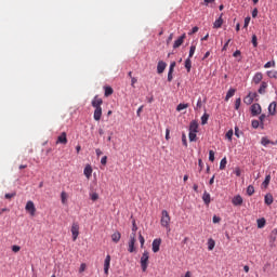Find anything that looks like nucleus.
Here are the masks:
<instances>
[{
  "label": "nucleus",
  "mask_w": 277,
  "mask_h": 277,
  "mask_svg": "<svg viewBox=\"0 0 277 277\" xmlns=\"http://www.w3.org/2000/svg\"><path fill=\"white\" fill-rule=\"evenodd\" d=\"M91 105L95 109L93 118L96 122H98L103 116V107H101V105H103V98L98 97V95H95L91 102Z\"/></svg>",
  "instance_id": "nucleus-1"
},
{
  "label": "nucleus",
  "mask_w": 277,
  "mask_h": 277,
  "mask_svg": "<svg viewBox=\"0 0 277 277\" xmlns=\"http://www.w3.org/2000/svg\"><path fill=\"white\" fill-rule=\"evenodd\" d=\"M170 213L167 212V210L161 211V219L160 224L162 228H167V230H170V222H171Z\"/></svg>",
  "instance_id": "nucleus-2"
},
{
  "label": "nucleus",
  "mask_w": 277,
  "mask_h": 277,
  "mask_svg": "<svg viewBox=\"0 0 277 277\" xmlns=\"http://www.w3.org/2000/svg\"><path fill=\"white\" fill-rule=\"evenodd\" d=\"M148 259H149L148 251H144L141 258L142 272H146L148 269Z\"/></svg>",
  "instance_id": "nucleus-3"
},
{
  "label": "nucleus",
  "mask_w": 277,
  "mask_h": 277,
  "mask_svg": "<svg viewBox=\"0 0 277 277\" xmlns=\"http://www.w3.org/2000/svg\"><path fill=\"white\" fill-rule=\"evenodd\" d=\"M135 237H136L135 233H132L130 235V241H129V248H128V251L130 253L135 252V241H136Z\"/></svg>",
  "instance_id": "nucleus-4"
},
{
  "label": "nucleus",
  "mask_w": 277,
  "mask_h": 277,
  "mask_svg": "<svg viewBox=\"0 0 277 277\" xmlns=\"http://www.w3.org/2000/svg\"><path fill=\"white\" fill-rule=\"evenodd\" d=\"M71 235H72V241H77V238L79 237V223L77 222L72 223Z\"/></svg>",
  "instance_id": "nucleus-5"
},
{
  "label": "nucleus",
  "mask_w": 277,
  "mask_h": 277,
  "mask_svg": "<svg viewBox=\"0 0 277 277\" xmlns=\"http://www.w3.org/2000/svg\"><path fill=\"white\" fill-rule=\"evenodd\" d=\"M111 265V255H106L104 261V274L109 276V267Z\"/></svg>",
  "instance_id": "nucleus-6"
},
{
  "label": "nucleus",
  "mask_w": 277,
  "mask_h": 277,
  "mask_svg": "<svg viewBox=\"0 0 277 277\" xmlns=\"http://www.w3.org/2000/svg\"><path fill=\"white\" fill-rule=\"evenodd\" d=\"M25 210L30 213L31 216L36 215V205H34V201H27Z\"/></svg>",
  "instance_id": "nucleus-7"
},
{
  "label": "nucleus",
  "mask_w": 277,
  "mask_h": 277,
  "mask_svg": "<svg viewBox=\"0 0 277 277\" xmlns=\"http://www.w3.org/2000/svg\"><path fill=\"white\" fill-rule=\"evenodd\" d=\"M160 248H161V238L154 239L151 243L153 252L155 253L159 252Z\"/></svg>",
  "instance_id": "nucleus-8"
},
{
  "label": "nucleus",
  "mask_w": 277,
  "mask_h": 277,
  "mask_svg": "<svg viewBox=\"0 0 277 277\" xmlns=\"http://www.w3.org/2000/svg\"><path fill=\"white\" fill-rule=\"evenodd\" d=\"M262 81H263V72L261 71L255 72L252 78V83H254L255 85H259V83H262Z\"/></svg>",
  "instance_id": "nucleus-9"
},
{
  "label": "nucleus",
  "mask_w": 277,
  "mask_h": 277,
  "mask_svg": "<svg viewBox=\"0 0 277 277\" xmlns=\"http://www.w3.org/2000/svg\"><path fill=\"white\" fill-rule=\"evenodd\" d=\"M262 109H261V104H252L251 105V114L252 116H259L261 114Z\"/></svg>",
  "instance_id": "nucleus-10"
},
{
  "label": "nucleus",
  "mask_w": 277,
  "mask_h": 277,
  "mask_svg": "<svg viewBox=\"0 0 277 277\" xmlns=\"http://www.w3.org/2000/svg\"><path fill=\"white\" fill-rule=\"evenodd\" d=\"M234 207H241L243 205V198L241 195H237L232 200Z\"/></svg>",
  "instance_id": "nucleus-11"
},
{
  "label": "nucleus",
  "mask_w": 277,
  "mask_h": 277,
  "mask_svg": "<svg viewBox=\"0 0 277 277\" xmlns=\"http://www.w3.org/2000/svg\"><path fill=\"white\" fill-rule=\"evenodd\" d=\"M56 144H68V137L66 136V132H62V134L56 140Z\"/></svg>",
  "instance_id": "nucleus-12"
},
{
  "label": "nucleus",
  "mask_w": 277,
  "mask_h": 277,
  "mask_svg": "<svg viewBox=\"0 0 277 277\" xmlns=\"http://www.w3.org/2000/svg\"><path fill=\"white\" fill-rule=\"evenodd\" d=\"M186 35L183 34L179 39H176L173 43V49H179L185 42Z\"/></svg>",
  "instance_id": "nucleus-13"
},
{
  "label": "nucleus",
  "mask_w": 277,
  "mask_h": 277,
  "mask_svg": "<svg viewBox=\"0 0 277 277\" xmlns=\"http://www.w3.org/2000/svg\"><path fill=\"white\" fill-rule=\"evenodd\" d=\"M92 172H93L92 166L87 164L85 168H84V170H83V174H84V176H85L88 180L92 179Z\"/></svg>",
  "instance_id": "nucleus-14"
},
{
  "label": "nucleus",
  "mask_w": 277,
  "mask_h": 277,
  "mask_svg": "<svg viewBox=\"0 0 277 277\" xmlns=\"http://www.w3.org/2000/svg\"><path fill=\"white\" fill-rule=\"evenodd\" d=\"M167 66H168V64H166V62H163V61L158 62V65H157L158 75L163 74V70H166Z\"/></svg>",
  "instance_id": "nucleus-15"
},
{
  "label": "nucleus",
  "mask_w": 277,
  "mask_h": 277,
  "mask_svg": "<svg viewBox=\"0 0 277 277\" xmlns=\"http://www.w3.org/2000/svg\"><path fill=\"white\" fill-rule=\"evenodd\" d=\"M268 84L266 81H262L258 90L259 94H265L267 92Z\"/></svg>",
  "instance_id": "nucleus-16"
},
{
  "label": "nucleus",
  "mask_w": 277,
  "mask_h": 277,
  "mask_svg": "<svg viewBox=\"0 0 277 277\" xmlns=\"http://www.w3.org/2000/svg\"><path fill=\"white\" fill-rule=\"evenodd\" d=\"M269 116H276V102H272L268 106Z\"/></svg>",
  "instance_id": "nucleus-17"
},
{
  "label": "nucleus",
  "mask_w": 277,
  "mask_h": 277,
  "mask_svg": "<svg viewBox=\"0 0 277 277\" xmlns=\"http://www.w3.org/2000/svg\"><path fill=\"white\" fill-rule=\"evenodd\" d=\"M223 14L214 22L213 27L214 29H220L222 25H224V19H222Z\"/></svg>",
  "instance_id": "nucleus-18"
},
{
  "label": "nucleus",
  "mask_w": 277,
  "mask_h": 277,
  "mask_svg": "<svg viewBox=\"0 0 277 277\" xmlns=\"http://www.w3.org/2000/svg\"><path fill=\"white\" fill-rule=\"evenodd\" d=\"M189 131L193 133H198V121L194 120L190 122Z\"/></svg>",
  "instance_id": "nucleus-19"
},
{
  "label": "nucleus",
  "mask_w": 277,
  "mask_h": 277,
  "mask_svg": "<svg viewBox=\"0 0 277 277\" xmlns=\"http://www.w3.org/2000/svg\"><path fill=\"white\" fill-rule=\"evenodd\" d=\"M122 235L120 234V232H115L111 235V241H114V243H118V241H120Z\"/></svg>",
  "instance_id": "nucleus-20"
},
{
  "label": "nucleus",
  "mask_w": 277,
  "mask_h": 277,
  "mask_svg": "<svg viewBox=\"0 0 277 277\" xmlns=\"http://www.w3.org/2000/svg\"><path fill=\"white\" fill-rule=\"evenodd\" d=\"M264 202L265 205H272L274 202V196H272V194H267L265 197H264Z\"/></svg>",
  "instance_id": "nucleus-21"
},
{
  "label": "nucleus",
  "mask_w": 277,
  "mask_h": 277,
  "mask_svg": "<svg viewBox=\"0 0 277 277\" xmlns=\"http://www.w3.org/2000/svg\"><path fill=\"white\" fill-rule=\"evenodd\" d=\"M61 201H62V205H67V202H68V194L66 192H62L61 193Z\"/></svg>",
  "instance_id": "nucleus-22"
},
{
  "label": "nucleus",
  "mask_w": 277,
  "mask_h": 277,
  "mask_svg": "<svg viewBox=\"0 0 277 277\" xmlns=\"http://www.w3.org/2000/svg\"><path fill=\"white\" fill-rule=\"evenodd\" d=\"M202 200L206 205L211 203V195L209 193H203Z\"/></svg>",
  "instance_id": "nucleus-23"
},
{
  "label": "nucleus",
  "mask_w": 277,
  "mask_h": 277,
  "mask_svg": "<svg viewBox=\"0 0 277 277\" xmlns=\"http://www.w3.org/2000/svg\"><path fill=\"white\" fill-rule=\"evenodd\" d=\"M261 144H262V146H267L268 144H273L274 145L276 143L269 141V138H267V136H263L262 140H261Z\"/></svg>",
  "instance_id": "nucleus-24"
},
{
  "label": "nucleus",
  "mask_w": 277,
  "mask_h": 277,
  "mask_svg": "<svg viewBox=\"0 0 277 277\" xmlns=\"http://www.w3.org/2000/svg\"><path fill=\"white\" fill-rule=\"evenodd\" d=\"M105 93L104 96H111L114 94V89L111 87H104Z\"/></svg>",
  "instance_id": "nucleus-25"
},
{
  "label": "nucleus",
  "mask_w": 277,
  "mask_h": 277,
  "mask_svg": "<svg viewBox=\"0 0 277 277\" xmlns=\"http://www.w3.org/2000/svg\"><path fill=\"white\" fill-rule=\"evenodd\" d=\"M235 92H236L235 89H229L226 96H225V101H228V100L233 98V96H235Z\"/></svg>",
  "instance_id": "nucleus-26"
},
{
  "label": "nucleus",
  "mask_w": 277,
  "mask_h": 277,
  "mask_svg": "<svg viewBox=\"0 0 277 277\" xmlns=\"http://www.w3.org/2000/svg\"><path fill=\"white\" fill-rule=\"evenodd\" d=\"M267 77H269V79H277V71L276 70H268L266 72Z\"/></svg>",
  "instance_id": "nucleus-27"
},
{
  "label": "nucleus",
  "mask_w": 277,
  "mask_h": 277,
  "mask_svg": "<svg viewBox=\"0 0 277 277\" xmlns=\"http://www.w3.org/2000/svg\"><path fill=\"white\" fill-rule=\"evenodd\" d=\"M185 68L187 72H192V58L185 61Z\"/></svg>",
  "instance_id": "nucleus-28"
},
{
  "label": "nucleus",
  "mask_w": 277,
  "mask_h": 277,
  "mask_svg": "<svg viewBox=\"0 0 277 277\" xmlns=\"http://www.w3.org/2000/svg\"><path fill=\"white\" fill-rule=\"evenodd\" d=\"M269 181H272V175H266L264 182L262 183L263 187L267 188L269 185Z\"/></svg>",
  "instance_id": "nucleus-29"
},
{
  "label": "nucleus",
  "mask_w": 277,
  "mask_h": 277,
  "mask_svg": "<svg viewBox=\"0 0 277 277\" xmlns=\"http://www.w3.org/2000/svg\"><path fill=\"white\" fill-rule=\"evenodd\" d=\"M213 248H215V240H213L212 238H210L208 240V250H213Z\"/></svg>",
  "instance_id": "nucleus-30"
},
{
  "label": "nucleus",
  "mask_w": 277,
  "mask_h": 277,
  "mask_svg": "<svg viewBox=\"0 0 277 277\" xmlns=\"http://www.w3.org/2000/svg\"><path fill=\"white\" fill-rule=\"evenodd\" d=\"M226 163H228V161L226 160V157H224L220 162V170H226Z\"/></svg>",
  "instance_id": "nucleus-31"
},
{
  "label": "nucleus",
  "mask_w": 277,
  "mask_h": 277,
  "mask_svg": "<svg viewBox=\"0 0 277 277\" xmlns=\"http://www.w3.org/2000/svg\"><path fill=\"white\" fill-rule=\"evenodd\" d=\"M243 103H246V105H252V103H254V100L252 97H250V95H247L243 98Z\"/></svg>",
  "instance_id": "nucleus-32"
},
{
  "label": "nucleus",
  "mask_w": 277,
  "mask_h": 277,
  "mask_svg": "<svg viewBox=\"0 0 277 277\" xmlns=\"http://www.w3.org/2000/svg\"><path fill=\"white\" fill-rule=\"evenodd\" d=\"M209 122V114L205 113L201 117V124H207Z\"/></svg>",
  "instance_id": "nucleus-33"
},
{
  "label": "nucleus",
  "mask_w": 277,
  "mask_h": 277,
  "mask_svg": "<svg viewBox=\"0 0 277 277\" xmlns=\"http://www.w3.org/2000/svg\"><path fill=\"white\" fill-rule=\"evenodd\" d=\"M187 107H189V104H179L176 111H183V109H187Z\"/></svg>",
  "instance_id": "nucleus-34"
},
{
  "label": "nucleus",
  "mask_w": 277,
  "mask_h": 277,
  "mask_svg": "<svg viewBox=\"0 0 277 277\" xmlns=\"http://www.w3.org/2000/svg\"><path fill=\"white\" fill-rule=\"evenodd\" d=\"M194 53H196V45H190L188 58L192 60L194 57Z\"/></svg>",
  "instance_id": "nucleus-35"
},
{
  "label": "nucleus",
  "mask_w": 277,
  "mask_h": 277,
  "mask_svg": "<svg viewBox=\"0 0 277 277\" xmlns=\"http://www.w3.org/2000/svg\"><path fill=\"white\" fill-rule=\"evenodd\" d=\"M276 67V62L269 61L264 65V68H275Z\"/></svg>",
  "instance_id": "nucleus-36"
},
{
  "label": "nucleus",
  "mask_w": 277,
  "mask_h": 277,
  "mask_svg": "<svg viewBox=\"0 0 277 277\" xmlns=\"http://www.w3.org/2000/svg\"><path fill=\"white\" fill-rule=\"evenodd\" d=\"M233 135H234V132H233V129H230V130H228V131L226 132L225 137H226L227 140H229V142H232V141H233Z\"/></svg>",
  "instance_id": "nucleus-37"
},
{
  "label": "nucleus",
  "mask_w": 277,
  "mask_h": 277,
  "mask_svg": "<svg viewBox=\"0 0 277 277\" xmlns=\"http://www.w3.org/2000/svg\"><path fill=\"white\" fill-rule=\"evenodd\" d=\"M258 228H265V219L258 220Z\"/></svg>",
  "instance_id": "nucleus-38"
},
{
  "label": "nucleus",
  "mask_w": 277,
  "mask_h": 277,
  "mask_svg": "<svg viewBox=\"0 0 277 277\" xmlns=\"http://www.w3.org/2000/svg\"><path fill=\"white\" fill-rule=\"evenodd\" d=\"M196 133L198 132L189 131V134H188L189 142H196Z\"/></svg>",
  "instance_id": "nucleus-39"
},
{
  "label": "nucleus",
  "mask_w": 277,
  "mask_h": 277,
  "mask_svg": "<svg viewBox=\"0 0 277 277\" xmlns=\"http://www.w3.org/2000/svg\"><path fill=\"white\" fill-rule=\"evenodd\" d=\"M247 194H248V196H252L254 194V186L249 185L247 187Z\"/></svg>",
  "instance_id": "nucleus-40"
},
{
  "label": "nucleus",
  "mask_w": 277,
  "mask_h": 277,
  "mask_svg": "<svg viewBox=\"0 0 277 277\" xmlns=\"http://www.w3.org/2000/svg\"><path fill=\"white\" fill-rule=\"evenodd\" d=\"M138 240L141 243V248H144V243H146V240L144 239V236H142V233H138Z\"/></svg>",
  "instance_id": "nucleus-41"
},
{
  "label": "nucleus",
  "mask_w": 277,
  "mask_h": 277,
  "mask_svg": "<svg viewBox=\"0 0 277 277\" xmlns=\"http://www.w3.org/2000/svg\"><path fill=\"white\" fill-rule=\"evenodd\" d=\"M265 118H267L265 114L260 116L261 129H265V126L263 123L265 121Z\"/></svg>",
  "instance_id": "nucleus-42"
},
{
  "label": "nucleus",
  "mask_w": 277,
  "mask_h": 277,
  "mask_svg": "<svg viewBox=\"0 0 277 277\" xmlns=\"http://www.w3.org/2000/svg\"><path fill=\"white\" fill-rule=\"evenodd\" d=\"M90 198L93 202H96V200L98 199V193H91Z\"/></svg>",
  "instance_id": "nucleus-43"
},
{
  "label": "nucleus",
  "mask_w": 277,
  "mask_h": 277,
  "mask_svg": "<svg viewBox=\"0 0 277 277\" xmlns=\"http://www.w3.org/2000/svg\"><path fill=\"white\" fill-rule=\"evenodd\" d=\"M239 107H241V98L240 97L236 98V101H235V109L239 110Z\"/></svg>",
  "instance_id": "nucleus-44"
},
{
  "label": "nucleus",
  "mask_w": 277,
  "mask_h": 277,
  "mask_svg": "<svg viewBox=\"0 0 277 277\" xmlns=\"http://www.w3.org/2000/svg\"><path fill=\"white\" fill-rule=\"evenodd\" d=\"M251 124H252V128H253V129H259V128L261 127V121H259V120H253V121L251 122Z\"/></svg>",
  "instance_id": "nucleus-45"
},
{
  "label": "nucleus",
  "mask_w": 277,
  "mask_h": 277,
  "mask_svg": "<svg viewBox=\"0 0 277 277\" xmlns=\"http://www.w3.org/2000/svg\"><path fill=\"white\" fill-rule=\"evenodd\" d=\"M209 161H215V151L209 150Z\"/></svg>",
  "instance_id": "nucleus-46"
},
{
  "label": "nucleus",
  "mask_w": 277,
  "mask_h": 277,
  "mask_svg": "<svg viewBox=\"0 0 277 277\" xmlns=\"http://www.w3.org/2000/svg\"><path fill=\"white\" fill-rule=\"evenodd\" d=\"M202 108V98H198V101H197V105H196V107H195V109H201Z\"/></svg>",
  "instance_id": "nucleus-47"
},
{
  "label": "nucleus",
  "mask_w": 277,
  "mask_h": 277,
  "mask_svg": "<svg viewBox=\"0 0 277 277\" xmlns=\"http://www.w3.org/2000/svg\"><path fill=\"white\" fill-rule=\"evenodd\" d=\"M256 40H258L256 35H253L252 36V44H253L254 48L259 47V42Z\"/></svg>",
  "instance_id": "nucleus-48"
},
{
  "label": "nucleus",
  "mask_w": 277,
  "mask_h": 277,
  "mask_svg": "<svg viewBox=\"0 0 277 277\" xmlns=\"http://www.w3.org/2000/svg\"><path fill=\"white\" fill-rule=\"evenodd\" d=\"M87 267H88V265H85V263H82V264L80 265L79 273H80V274H83V272L87 269Z\"/></svg>",
  "instance_id": "nucleus-49"
},
{
  "label": "nucleus",
  "mask_w": 277,
  "mask_h": 277,
  "mask_svg": "<svg viewBox=\"0 0 277 277\" xmlns=\"http://www.w3.org/2000/svg\"><path fill=\"white\" fill-rule=\"evenodd\" d=\"M221 220L222 219H220V216L214 215L213 219H212V222H213V224H220Z\"/></svg>",
  "instance_id": "nucleus-50"
},
{
  "label": "nucleus",
  "mask_w": 277,
  "mask_h": 277,
  "mask_svg": "<svg viewBox=\"0 0 277 277\" xmlns=\"http://www.w3.org/2000/svg\"><path fill=\"white\" fill-rule=\"evenodd\" d=\"M132 233H134V235L137 233V225L135 224V221L132 223Z\"/></svg>",
  "instance_id": "nucleus-51"
},
{
  "label": "nucleus",
  "mask_w": 277,
  "mask_h": 277,
  "mask_svg": "<svg viewBox=\"0 0 277 277\" xmlns=\"http://www.w3.org/2000/svg\"><path fill=\"white\" fill-rule=\"evenodd\" d=\"M215 0H203V2H201V5H209V3H214Z\"/></svg>",
  "instance_id": "nucleus-52"
},
{
  "label": "nucleus",
  "mask_w": 277,
  "mask_h": 277,
  "mask_svg": "<svg viewBox=\"0 0 277 277\" xmlns=\"http://www.w3.org/2000/svg\"><path fill=\"white\" fill-rule=\"evenodd\" d=\"M173 72H174V71H171V70H169V72H168V81H169V82H171L172 79H174V77L172 76Z\"/></svg>",
  "instance_id": "nucleus-53"
},
{
  "label": "nucleus",
  "mask_w": 277,
  "mask_h": 277,
  "mask_svg": "<svg viewBox=\"0 0 277 277\" xmlns=\"http://www.w3.org/2000/svg\"><path fill=\"white\" fill-rule=\"evenodd\" d=\"M241 131H239V128L238 127H235V135L236 137H240L241 135Z\"/></svg>",
  "instance_id": "nucleus-54"
},
{
  "label": "nucleus",
  "mask_w": 277,
  "mask_h": 277,
  "mask_svg": "<svg viewBox=\"0 0 277 277\" xmlns=\"http://www.w3.org/2000/svg\"><path fill=\"white\" fill-rule=\"evenodd\" d=\"M174 68H176V62L170 64L169 70L174 71Z\"/></svg>",
  "instance_id": "nucleus-55"
},
{
  "label": "nucleus",
  "mask_w": 277,
  "mask_h": 277,
  "mask_svg": "<svg viewBox=\"0 0 277 277\" xmlns=\"http://www.w3.org/2000/svg\"><path fill=\"white\" fill-rule=\"evenodd\" d=\"M14 196H16V193L5 194L6 200H10L11 198H14Z\"/></svg>",
  "instance_id": "nucleus-56"
},
{
  "label": "nucleus",
  "mask_w": 277,
  "mask_h": 277,
  "mask_svg": "<svg viewBox=\"0 0 277 277\" xmlns=\"http://www.w3.org/2000/svg\"><path fill=\"white\" fill-rule=\"evenodd\" d=\"M101 163H102V166H107V156H104V157L101 159Z\"/></svg>",
  "instance_id": "nucleus-57"
},
{
  "label": "nucleus",
  "mask_w": 277,
  "mask_h": 277,
  "mask_svg": "<svg viewBox=\"0 0 277 277\" xmlns=\"http://www.w3.org/2000/svg\"><path fill=\"white\" fill-rule=\"evenodd\" d=\"M228 44H230V39H228L226 43L223 45L222 51H226L228 49Z\"/></svg>",
  "instance_id": "nucleus-58"
},
{
  "label": "nucleus",
  "mask_w": 277,
  "mask_h": 277,
  "mask_svg": "<svg viewBox=\"0 0 277 277\" xmlns=\"http://www.w3.org/2000/svg\"><path fill=\"white\" fill-rule=\"evenodd\" d=\"M135 83H137V78H131V85L132 88H135Z\"/></svg>",
  "instance_id": "nucleus-59"
},
{
  "label": "nucleus",
  "mask_w": 277,
  "mask_h": 277,
  "mask_svg": "<svg viewBox=\"0 0 277 277\" xmlns=\"http://www.w3.org/2000/svg\"><path fill=\"white\" fill-rule=\"evenodd\" d=\"M12 251L13 252H21V248L15 245V246L12 247Z\"/></svg>",
  "instance_id": "nucleus-60"
},
{
  "label": "nucleus",
  "mask_w": 277,
  "mask_h": 277,
  "mask_svg": "<svg viewBox=\"0 0 277 277\" xmlns=\"http://www.w3.org/2000/svg\"><path fill=\"white\" fill-rule=\"evenodd\" d=\"M172 38H174V35L171 34L167 39V44H170L172 42Z\"/></svg>",
  "instance_id": "nucleus-61"
},
{
  "label": "nucleus",
  "mask_w": 277,
  "mask_h": 277,
  "mask_svg": "<svg viewBox=\"0 0 277 277\" xmlns=\"http://www.w3.org/2000/svg\"><path fill=\"white\" fill-rule=\"evenodd\" d=\"M166 140H170V129L166 130Z\"/></svg>",
  "instance_id": "nucleus-62"
},
{
  "label": "nucleus",
  "mask_w": 277,
  "mask_h": 277,
  "mask_svg": "<svg viewBox=\"0 0 277 277\" xmlns=\"http://www.w3.org/2000/svg\"><path fill=\"white\" fill-rule=\"evenodd\" d=\"M250 25V17L245 18V27Z\"/></svg>",
  "instance_id": "nucleus-63"
},
{
  "label": "nucleus",
  "mask_w": 277,
  "mask_h": 277,
  "mask_svg": "<svg viewBox=\"0 0 277 277\" xmlns=\"http://www.w3.org/2000/svg\"><path fill=\"white\" fill-rule=\"evenodd\" d=\"M248 96H250V98H252V100L254 101V97L258 96V95H256V93L250 92V93L248 94Z\"/></svg>",
  "instance_id": "nucleus-64"
}]
</instances>
